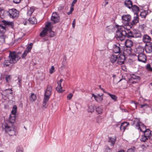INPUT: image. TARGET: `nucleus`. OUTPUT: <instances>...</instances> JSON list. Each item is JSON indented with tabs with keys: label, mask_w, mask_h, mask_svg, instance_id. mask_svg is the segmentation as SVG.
<instances>
[{
	"label": "nucleus",
	"mask_w": 152,
	"mask_h": 152,
	"mask_svg": "<svg viewBox=\"0 0 152 152\" xmlns=\"http://www.w3.org/2000/svg\"><path fill=\"white\" fill-rule=\"evenodd\" d=\"M149 138L148 137H147L145 135L142 136V137L140 139V140L142 141L143 142H145Z\"/></svg>",
	"instance_id": "79ce46f5"
},
{
	"label": "nucleus",
	"mask_w": 152,
	"mask_h": 152,
	"mask_svg": "<svg viewBox=\"0 0 152 152\" xmlns=\"http://www.w3.org/2000/svg\"><path fill=\"white\" fill-rule=\"evenodd\" d=\"M55 71V68L54 66H52L51 67V68L50 69V73L52 74Z\"/></svg>",
	"instance_id": "49530a36"
},
{
	"label": "nucleus",
	"mask_w": 152,
	"mask_h": 152,
	"mask_svg": "<svg viewBox=\"0 0 152 152\" xmlns=\"http://www.w3.org/2000/svg\"><path fill=\"white\" fill-rule=\"evenodd\" d=\"M135 148L134 147L128 149L127 152H135Z\"/></svg>",
	"instance_id": "a18cd8bd"
},
{
	"label": "nucleus",
	"mask_w": 152,
	"mask_h": 152,
	"mask_svg": "<svg viewBox=\"0 0 152 152\" xmlns=\"http://www.w3.org/2000/svg\"><path fill=\"white\" fill-rule=\"evenodd\" d=\"M118 152H124V150H122L120 151H119Z\"/></svg>",
	"instance_id": "774afa93"
},
{
	"label": "nucleus",
	"mask_w": 152,
	"mask_h": 152,
	"mask_svg": "<svg viewBox=\"0 0 152 152\" xmlns=\"http://www.w3.org/2000/svg\"><path fill=\"white\" fill-rule=\"evenodd\" d=\"M146 27V25L144 24L141 25L140 26V28L142 30H143Z\"/></svg>",
	"instance_id": "864d4df0"
},
{
	"label": "nucleus",
	"mask_w": 152,
	"mask_h": 152,
	"mask_svg": "<svg viewBox=\"0 0 152 152\" xmlns=\"http://www.w3.org/2000/svg\"><path fill=\"white\" fill-rule=\"evenodd\" d=\"M147 14V12L146 11H144L141 12L140 14V16L141 18H145Z\"/></svg>",
	"instance_id": "f704fd0d"
},
{
	"label": "nucleus",
	"mask_w": 152,
	"mask_h": 152,
	"mask_svg": "<svg viewBox=\"0 0 152 152\" xmlns=\"http://www.w3.org/2000/svg\"><path fill=\"white\" fill-rule=\"evenodd\" d=\"M3 93L6 94V96H8L10 94L12 95V88L6 89L3 91Z\"/></svg>",
	"instance_id": "b1692460"
},
{
	"label": "nucleus",
	"mask_w": 152,
	"mask_h": 152,
	"mask_svg": "<svg viewBox=\"0 0 152 152\" xmlns=\"http://www.w3.org/2000/svg\"><path fill=\"white\" fill-rule=\"evenodd\" d=\"M121 47L119 44L114 45L113 46V51L116 53H119L121 52Z\"/></svg>",
	"instance_id": "9d476101"
},
{
	"label": "nucleus",
	"mask_w": 152,
	"mask_h": 152,
	"mask_svg": "<svg viewBox=\"0 0 152 152\" xmlns=\"http://www.w3.org/2000/svg\"><path fill=\"white\" fill-rule=\"evenodd\" d=\"M122 22L124 24L127 25L131 20V16L129 15H124L122 17Z\"/></svg>",
	"instance_id": "6e6552de"
},
{
	"label": "nucleus",
	"mask_w": 152,
	"mask_h": 152,
	"mask_svg": "<svg viewBox=\"0 0 152 152\" xmlns=\"http://www.w3.org/2000/svg\"><path fill=\"white\" fill-rule=\"evenodd\" d=\"M28 53V52L27 51V50H25L22 55V58H24Z\"/></svg>",
	"instance_id": "09e8293b"
},
{
	"label": "nucleus",
	"mask_w": 152,
	"mask_h": 152,
	"mask_svg": "<svg viewBox=\"0 0 152 152\" xmlns=\"http://www.w3.org/2000/svg\"><path fill=\"white\" fill-rule=\"evenodd\" d=\"M51 23L50 22H48L46 25V28H48V31L49 32V36L50 37H53L54 35V32L52 30V27L51 26Z\"/></svg>",
	"instance_id": "f8f14e48"
},
{
	"label": "nucleus",
	"mask_w": 152,
	"mask_h": 152,
	"mask_svg": "<svg viewBox=\"0 0 152 152\" xmlns=\"http://www.w3.org/2000/svg\"><path fill=\"white\" fill-rule=\"evenodd\" d=\"M128 48L124 50V53L127 55H130L131 54L132 49L131 48Z\"/></svg>",
	"instance_id": "cd10ccee"
},
{
	"label": "nucleus",
	"mask_w": 152,
	"mask_h": 152,
	"mask_svg": "<svg viewBox=\"0 0 152 152\" xmlns=\"http://www.w3.org/2000/svg\"><path fill=\"white\" fill-rule=\"evenodd\" d=\"M6 36L5 35H2L0 36V42L2 43H4L5 42V39Z\"/></svg>",
	"instance_id": "473e14b6"
},
{
	"label": "nucleus",
	"mask_w": 152,
	"mask_h": 152,
	"mask_svg": "<svg viewBox=\"0 0 152 152\" xmlns=\"http://www.w3.org/2000/svg\"><path fill=\"white\" fill-rule=\"evenodd\" d=\"M133 42L130 40L127 39L125 42V45L126 48H131L133 45Z\"/></svg>",
	"instance_id": "f3484780"
},
{
	"label": "nucleus",
	"mask_w": 152,
	"mask_h": 152,
	"mask_svg": "<svg viewBox=\"0 0 152 152\" xmlns=\"http://www.w3.org/2000/svg\"><path fill=\"white\" fill-rule=\"evenodd\" d=\"M51 20L54 23H56L59 22V16L56 12H53V13L51 18Z\"/></svg>",
	"instance_id": "1a4fd4ad"
},
{
	"label": "nucleus",
	"mask_w": 152,
	"mask_h": 152,
	"mask_svg": "<svg viewBox=\"0 0 152 152\" xmlns=\"http://www.w3.org/2000/svg\"><path fill=\"white\" fill-rule=\"evenodd\" d=\"M28 22L30 24H34L37 23V21L36 18L34 17H33L28 20Z\"/></svg>",
	"instance_id": "a878e982"
},
{
	"label": "nucleus",
	"mask_w": 152,
	"mask_h": 152,
	"mask_svg": "<svg viewBox=\"0 0 152 152\" xmlns=\"http://www.w3.org/2000/svg\"><path fill=\"white\" fill-rule=\"evenodd\" d=\"M16 152H23V149L22 147H18L17 148V150Z\"/></svg>",
	"instance_id": "603ef678"
},
{
	"label": "nucleus",
	"mask_w": 152,
	"mask_h": 152,
	"mask_svg": "<svg viewBox=\"0 0 152 152\" xmlns=\"http://www.w3.org/2000/svg\"><path fill=\"white\" fill-rule=\"evenodd\" d=\"M148 105L147 104H142V105H141V108H142L143 107H145V106H147L148 107Z\"/></svg>",
	"instance_id": "680f3d73"
},
{
	"label": "nucleus",
	"mask_w": 152,
	"mask_h": 152,
	"mask_svg": "<svg viewBox=\"0 0 152 152\" xmlns=\"http://www.w3.org/2000/svg\"><path fill=\"white\" fill-rule=\"evenodd\" d=\"M103 95V94L101 95L98 94L96 95H94V94H92V97H94L95 99L97 102L99 103L101 102L103 100V98L102 97Z\"/></svg>",
	"instance_id": "ddd939ff"
},
{
	"label": "nucleus",
	"mask_w": 152,
	"mask_h": 152,
	"mask_svg": "<svg viewBox=\"0 0 152 152\" xmlns=\"http://www.w3.org/2000/svg\"><path fill=\"white\" fill-rule=\"evenodd\" d=\"M77 1V0H74L72 2V5L75 4Z\"/></svg>",
	"instance_id": "e2e57ef3"
},
{
	"label": "nucleus",
	"mask_w": 152,
	"mask_h": 152,
	"mask_svg": "<svg viewBox=\"0 0 152 152\" xmlns=\"http://www.w3.org/2000/svg\"><path fill=\"white\" fill-rule=\"evenodd\" d=\"M17 107L16 105L13 106L12 110V115H15L17 112Z\"/></svg>",
	"instance_id": "4c0bfd02"
},
{
	"label": "nucleus",
	"mask_w": 152,
	"mask_h": 152,
	"mask_svg": "<svg viewBox=\"0 0 152 152\" xmlns=\"http://www.w3.org/2000/svg\"><path fill=\"white\" fill-rule=\"evenodd\" d=\"M10 64H12L10 62V60H5L3 64V66L4 67H6L9 66Z\"/></svg>",
	"instance_id": "ea45409f"
},
{
	"label": "nucleus",
	"mask_w": 152,
	"mask_h": 152,
	"mask_svg": "<svg viewBox=\"0 0 152 152\" xmlns=\"http://www.w3.org/2000/svg\"><path fill=\"white\" fill-rule=\"evenodd\" d=\"M73 96V94L72 93H70L67 96V98L69 100H70Z\"/></svg>",
	"instance_id": "3c124183"
},
{
	"label": "nucleus",
	"mask_w": 152,
	"mask_h": 152,
	"mask_svg": "<svg viewBox=\"0 0 152 152\" xmlns=\"http://www.w3.org/2000/svg\"><path fill=\"white\" fill-rule=\"evenodd\" d=\"M111 150V149L108 147L106 148L105 152H110Z\"/></svg>",
	"instance_id": "6e6d98bb"
},
{
	"label": "nucleus",
	"mask_w": 152,
	"mask_h": 152,
	"mask_svg": "<svg viewBox=\"0 0 152 152\" xmlns=\"http://www.w3.org/2000/svg\"><path fill=\"white\" fill-rule=\"evenodd\" d=\"M118 59V56L115 55H112L110 58V61L112 63L115 62Z\"/></svg>",
	"instance_id": "c85d7f7f"
},
{
	"label": "nucleus",
	"mask_w": 152,
	"mask_h": 152,
	"mask_svg": "<svg viewBox=\"0 0 152 152\" xmlns=\"http://www.w3.org/2000/svg\"><path fill=\"white\" fill-rule=\"evenodd\" d=\"M63 79H61L58 82H57L58 85H59V84L61 85V83L63 81Z\"/></svg>",
	"instance_id": "052dcab7"
},
{
	"label": "nucleus",
	"mask_w": 152,
	"mask_h": 152,
	"mask_svg": "<svg viewBox=\"0 0 152 152\" xmlns=\"http://www.w3.org/2000/svg\"><path fill=\"white\" fill-rule=\"evenodd\" d=\"M136 127L137 129H140V131L142 132H143L145 131V130L147 129L144 125L139 121L137 122L136 125Z\"/></svg>",
	"instance_id": "9b49d317"
},
{
	"label": "nucleus",
	"mask_w": 152,
	"mask_h": 152,
	"mask_svg": "<svg viewBox=\"0 0 152 152\" xmlns=\"http://www.w3.org/2000/svg\"><path fill=\"white\" fill-rule=\"evenodd\" d=\"M142 37V34L140 31L137 30L133 31V37L140 38Z\"/></svg>",
	"instance_id": "dca6fc26"
},
{
	"label": "nucleus",
	"mask_w": 152,
	"mask_h": 152,
	"mask_svg": "<svg viewBox=\"0 0 152 152\" xmlns=\"http://www.w3.org/2000/svg\"><path fill=\"white\" fill-rule=\"evenodd\" d=\"M94 106L91 105L89 106L88 111L89 112L92 113L94 111Z\"/></svg>",
	"instance_id": "a19ab883"
},
{
	"label": "nucleus",
	"mask_w": 152,
	"mask_h": 152,
	"mask_svg": "<svg viewBox=\"0 0 152 152\" xmlns=\"http://www.w3.org/2000/svg\"><path fill=\"white\" fill-rule=\"evenodd\" d=\"M129 125V123L127 122L123 123L121 125L120 129L121 130L124 131L126 127Z\"/></svg>",
	"instance_id": "4be33fe9"
},
{
	"label": "nucleus",
	"mask_w": 152,
	"mask_h": 152,
	"mask_svg": "<svg viewBox=\"0 0 152 152\" xmlns=\"http://www.w3.org/2000/svg\"><path fill=\"white\" fill-rule=\"evenodd\" d=\"M8 13L9 17L13 19L17 18L19 16V12L15 9H12L9 10Z\"/></svg>",
	"instance_id": "423d86ee"
},
{
	"label": "nucleus",
	"mask_w": 152,
	"mask_h": 152,
	"mask_svg": "<svg viewBox=\"0 0 152 152\" xmlns=\"http://www.w3.org/2000/svg\"><path fill=\"white\" fill-rule=\"evenodd\" d=\"M48 31V28H46V27L44 28L40 34V36L42 37H45L47 34Z\"/></svg>",
	"instance_id": "aec40b11"
},
{
	"label": "nucleus",
	"mask_w": 152,
	"mask_h": 152,
	"mask_svg": "<svg viewBox=\"0 0 152 152\" xmlns=\"http://www.w3.org/2000/svg\"><path fill=\"white\" fill-rule=\"evenodd\" d=\"M143 132H144V135L150 138L152 134L149 129H147V130H145V131Z\"/></svg>",
	"instance_id": "393cba45"
},
{
	"label": "nucleus",
	"mask_w": 152,
	"mask_h": 152,
	"mask_svg": "<svg viewBox=\"0 0 152 152\" xmlns=\"http://www.w3.org/2000/svg\"><path fill=\"white\" fill-rule=\"evenodd\" d=\"M144 51L143 48H138L137 49V53L139 54L138 56V59L139 61L145 63L147 61L146 57L143 53H141Z\"/></svg>",
	"instance_id": "20e7f679"
},
{
	"label": "nucleus",
	"mask_w": 152,
	"mask_h": 152,
	"mask_svg": "<svg viewBox=\"0 0 152 152\" xmlns=\"http://www.w3.org/2000/svg\"><path fill=\"white\" fill-rule=\"evenodd\" d=\"M2 21L5 25L10 26L11 27H13L14 26V23L12 22H10L5 20H3Z\"/></svg>",
	"instance_id": "5701e85b"
},
{
	"label": "nucleus",
	"mask_w": 152,
	"mask_h": 152,
	"mask_svg": "<svg viewBox=\"0 0 152 152\" xmlns=\"http://www.w3.org/2000/svg\"><path fill=\"white\" fill-rule=\"evenodd\" d=\"M139 21L138 16L137 15H136L134 17V19L132 20V24H135L137 23Z\"/></svg>",
	"instance_id": "2f4dec72"
},
{
	"label": "nucleus",
	"mask_w": 152,
	"mask_h": 152,
	"mask_svg": "<svg viewBox=\"0 0 152 152\" xmlns=\"http://www.w3.org/2000/svg\"><path fill=\"white\" fill-rule=\"evenodd\" d=\"M5 79L6 81L7 82H8L9 80H10V75H9L5 77Z\"/></svg>",
	"instance_id": "5fc2aeb1"
},
{
	"label": "nucleus",
	"mask_w": 152,
	"mask_h": 152,
	"mask_svg": "<svg viewBox=\"0 0 152 152\" xmlns=\"http://www.w3.org/2000/svg\"><path fill=\"white\" fill-rule=\"evenodd\" d=\"M21 0H13V2L16 4H18L20 3Z\"/></svg>",
	"instance_id": "bf43d9fd"
},
{
	"label": "nucleus",
	"mask_w": 152,
	"mask_h": 152,
	"mask_svg": "<svg viewBox=\"0 0 152 152\" xmlns=\"http://www.w3.org/2000/svg\"><path fill=\"white\" fill-rule=\"evenodd\" d=\"M134 14H137V13L139 11V9L138 7L136 5H133L131 8Z\"/></svg>",
	"instance_id": "412c9836"
},
{
	"label": "nucleus",
	"mask_w": 152,
	"mask_h": 152,
	"mask_svg": "<svg viewBox=\"0 0 152 152\" xmlns=\"http://www.w3.org/2000/svg\"><path fill=\"white\" fill-rule=\"evenodd\" d=\"M96 110L98 114H101L103 111L101 107H98L96 108Z\"/></svg>",
	"instance_id": "e433bc0d"
},
{
	"label": "nucleus",
	"mask_w": 152,
	"mask_h": 152,
	"mask_svg": "<svg viewBox=\"0 0 152 152\" xmlns=\"http://www.w3.org/2000/svg\"><path fill=\"white\" fill-rule=\"evenodd\" d=\"M108 142H109L111 143V145L113 146L115 143V142L116 140V138L115 137L114 138H113L111 137H109Z\"/></svg>",
	"instance_id": "bb28decb"
},
{
	"label": "nucleus",
	"mask_w": 152,
	"mask_h": 152,
	"mask_svg": "<svg viewBox=\"0 0 152 152\" xmlns=\"http://www.w3.org/2000/svg\"><path fill=\"white\" fill-rule=\"evenodd\" d=\"M34 11V9L33 7H31L27 12V15L28 16H30Z\"/></svg>",
	"instance_id": "c9c22d12"
},
{
	"label": "nucleus",
	"mask_w": 152,
	"mask_h": 152,
	"mask_svg": "<svg viewBox=\"0 0 152 152\" xmlns=\"http://www.w3.org/2000/svg\"><path fill=\"white\" fill-rule=\"evenodd\" d=\"M108 94L109 95L111 98L114 101H116L117 97L116 95L114 94H111L109 93H108Z\"/></svg>",
	"instance_id": "58836bf2"
},
{
	"label": "nucleus",
	"mask_w": 152,
	"mask_h": 152,
	"mask_svg": "<svg viewBox=\"0 0 152 152\" xmlns=\"http://www.w3.org/2000/svg\"><path fill=\"white\" fill-rule=\"evenodd\" d=\"M125 56L123 55H121L118 58V63L119 64H122L124 63Z\"/></svg>",
	"instance_id": "2eb2a0df"
},
{
	"label": "nucleus",
	"mask_w": 152,
	"mask_h": 152,
	"mask_svg": "<svg viewBox=\"0 0 152 152\" xmlns=\"http://www.w3.org/2000/svg\"><path fill=\"white\" fill-rule=\"evenodd\" d=\"M18 80L19 82L20 83L21 81V80L20 79L19 77H18Z\"/></svg>",
	"instance_id": "69168bd1"
},
{
	"label": "nucleus",
	"mask_w": 152,
	"mask_h": 152,
	"mask_svg": "<svg viewBox=\"0 0 152 152\" xmlns=\"http://www.w3.org/2000/svg\"><path fill=\"white\" fill-rule=\"evenodd\" d=\"M146 69L148 71H152V68L150 64H148L146 66Z\"/></svg>",
	"instance_id": "de8ad7c7"
},
{
	"label": "nucleus",
	"mask_w": 152,
	"mask_h": 152,
	"mask_svg": "<svg viewBox=\"0 0 152 152\" xmlns=\"http://www.w3.org/2000/svg\"><path fill=\"white\" fill-rule=\"evenodd\" d=\"M58 86L56 88V90L59 93H61L64 91L62 90V87L61 85H58Z\"/></svg>",
	"instance_id": "c756f323"
},
{
	"label": "nucleus",
	"mask_w": 152,
	"mask_h": 152,
	"mask_svg": "<svg viewBox=\"0 0 152 152\" xmlns=\"http://www.w3.org/2000/svg\"><path fill=\"white\" fill-rule=\"evenodd\" d=\"M151 40V38L147 34L144 35L143 37V41L145 42L148 43Z\"/></svg>",
	"instance_id": "a211bd4d"
},
{
	"label": "nucleus",
	"mask_w": 152,
	"mask_h": 152,
	"mask_svg": "<svg viewBox=\"0 0 152 152\" xmlns=\"http://www.w3.org/2000/svg\"><path fill=\"white\" fill-rule=\"evenodd\" d=\"M32 44L31 43L27 47L26 50H27V51L28 53L30 51L31 49L32 48Z\"/></svg>",
	"instance_id": "37998d69"
},
{
	"label": "nucleus",
	"mask_w": 152,
	"mask_h": 152,
	"mask_svg": "<svg viewBox=\"0 0 152 152\" xmlns=\"http://www.w3.org/2000/svg\"><path fill=\"white\" fill-rule=\"evenodd\" d=\"M75 19H74L72 23V27H73V28H75Z\"/></svg>",
	"instance_id": "13d9d810"
},
{
	"label": "nucleus",
	"mask_w": 152,
	"mask_h": 152,
	"mask_svg": "<svg viewBox=\"0 0 152 152\" xmlns=\"http://www.w3.org/2000/svg\"><path fill=\"white\" fill-rule=\"evenodd\" d=\"M125 28L123 27H118L116 31V37L118 40L122 41L124 40L126 37H133V31L132 32L129 30H127V32L124 30Z\"/></svg>",
	"instance_id": "f03ea898"
},
{
	"label": "nucleus",
	"mask_w": 152,
	"mask_h": 152,
	"mask_svg": "<svg viewBox=\"0 0 152 152\" xmlns=\"http://www.w3.org/2000/svg\"><path fill=\"white\" fill-rule=\"evenodd\" d=\"M6 31L5 28L1 25H0V33L4 34Z\"/></svg>",
	"instance_id": "72a5a7b5"
},
{
	"label": "nucleus",
	"mask_w": 152,
	"mask_h": 152,
	"mask_svg": "<svg viewBox=\"0 0 152 152\" xmlns=\"http://www.w3.org/2000/svg\"><path fill=\"white\" fill-rule=\"evenodd\" d=\"M145 49L147 53H151L152 52V43L151 42L147 43L145 46Z\"/></svg>",
	"instance_id": "4468645a"
},
{
	"label": "nucleus",
	"mask_w": 152,
	"mask_h": 152,
	"mask_svg": "<svg viewBox=\"0 0 152 152\" xmlns=\"http://www.w3.org/2000/svg\"><path fill=\"white\" fill-rule=\"evenodd\" d=\"M140 80L139 77L133 75L129 80L128 82L130 84H134L137 83Z\"/></svg>",
	"instance_id": "0eeeda50"
},
{
	"label": "nucleus",
	"mask_w": 152,
	"mask_h": 152,
	"mask_svg": "<svg viewBox=\"0 0 152 152\" xmlns=\"http://www.w3.org/2000/svg\"><path fill=\"white\" fill-rule=\"evenodd\" d=\"M52 88L51 86L48 85L47 88L45 92L42 104L43 108H46L48 106V102L51 94Z\"/></svg>",
	"instance_id": "7ed1b4c3"
},
{
	"label": "nucleus",
	"mask_w": 152,
	"mask_h": 152,
	"mask_svg": "<svg viewBox=\"0 0 152 152\" xmlns=\"http://www.w3.org/2000/svg\"><path fill=\"white\" fill-rule=\"evenodd\" d=\"M72 12L70 11L69 12H67V14L68 15H69L70 14L72 13Z\"/></svg>",
	"instance_id": "338daca9"
},
{
	"label": "nucleus",
	"mask_w": 152,
	"mask_h": 152,
	"mask_svg": "<svg viewBox=\"0 0 152 152\" xmlns=\"http://www.w3.org/2000/svg\"><path fill=\"white\" fill-rule=\"evenodd\" d=\"M108 3V0H105L104 1L103 3V4L102 5L104 4V6H105L107 5Z\"/></svg>",
	"instance_id": "4d7b16f0"
},
{
	"label": "nucleus",
	"mask_w": 152,
	"mask_h": 152,
	"mask_svg": "<svg viewBox=\"0 0 152 152\" xmlns=\"http://www.w3.org/2000/svg\"><path fill=\"white\" fill-rule=\"evenodd\" d=\"M103 121V119L101 117H98L96 119V122L98 124L101 123Z\"/></svg>",
	"instance_id": "c03bdc74"
},
{
	"label": "nucleus",
	"mask_w": 152,
	"mask_h": 152,
	"mask_svg": "<svg viewBox=\"0 0 152 152\" xmlns=\"http://www.w3.org/2000/svg\"><path fill=\"white\" fill-rule=\"evenodd\" d=\"M125 5L126 6L130 9L131 8L133 5L132 1L130 0L126 1H125Z\"/></svg>",
	"instance_id": "6ab92c4d"
},
{
	"label": "nucleus",
	"mask_w": 152,
	"mask_h": 152,
	"mask_svg": "<svg viewBox=\"0 0 152 152\" xmlns=\"http://www.w3.org/2000/svg\"><path fill=\"white\" fill-rule=\"evenodd\" d=\"M10 115L9 120L2 125V127L5 129V132H7L10 136H13L16 134V132L14 127L12 126V124L15 121V115Z\"/></svg>",
	"instance_id": "f257e3e1"
},
{
	"label": "nucleus",
	"mask_w": 152,
	"mask_h": 152,
	"mask_svg": "<svg viewBox=\"0 0 152 152\" xmlns=\"http://www.w3.org/2000/svg\"><path fill=\"white\" fill-rule=\"evenodd\" d=\"M132 106L133 107V110L136 109L137 108V103L133 102L132 104Z\"/></svg>",
	"instance_id": "8fccbe9b"
},
{
	"label": "nucleus",
	"mask_w": 152,
	"mask_h": 152,
	"mask_svg": "<svg viewBox=\"0 0 152 152\" xmlns=\"http://www.w3.org/2000/svg\"><path fill=\"white\" fill-rule=\"evenodd\" d=\"M9 58L11 63H15L20 58L18 54L13 52H10Z\"/></svg>",
	"instance_id": "39448f33"
},
{
	"label": "nucleus",
	"mask_w": 152,
	"mask_h": 152,
	"mask_svg": "<svg viewBox=\"0 0 152 152\" xmlns=\"http://www.w3.org/2000/svg\"><path fill=\"white\" fill-rule=\"evenodd\" d=\"M74 10V8L72 7H71L70 8V11L72 12Z\"/></svg>",
	"instance_id": "0e129e2a"
},
{
	"label": "nucleus",
	"mask_w": 152,
	"mask_h": 152,
	"mask_svg": "<svg viewBox=\"0 0 152 152\" xmlns=\"http://www.w3.org/2000/svg\"><path fill=\"white\" fill-rule=\"evenodd\" d=\"M37 99V96L34 93L31 94L30 97V101L33 102L35 101Z\"/></svg>",
	"instance_id": "7c9ffc66"
}]
</instances>
